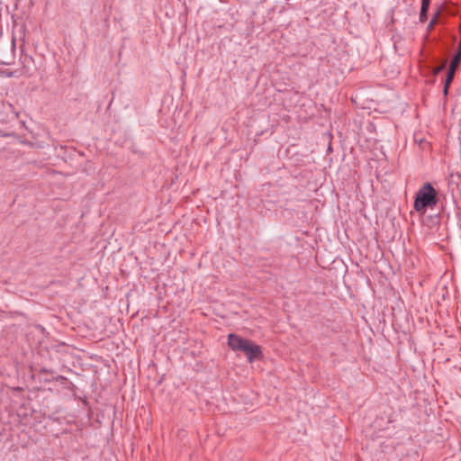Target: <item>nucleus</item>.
Masks as SVG:
<instances>
[{
  "label": "nucleus",
  "instance_id": "obj_1",
  "mask_svg": "<svg viewBox=\"0 0 461 461\" xmlns=\"http://www.w3.org/2000/svg\"><path fill=\"white\" fill-rule=\"evenodd\" d=\"M228 345L233 351L243 352L249 363H253L255 360L261 359L263 357L260 346L255 344L249 339H243L237 334H229Z\"/></svg>",
  "mask_w": 461,
  "mask_h": 461
},
{
  "label": "nucleus",
  "instance_id": "obj_2",
  "mask_svg": "<svg viewBox=\"0 0 461 461\" xmlns=\"http://www.w3.org/2000/svg\"><path fill=\"white\" fill-rule=\"evenodd\" d=\"M438 202L437 191L430 183H425L415 194L413 207L416 212L424 213L426 209H433Z\"/></svg>",
  "mask_w": 461,
  "mask_h": 461
},
{
  "label": "nucleus",
  "instance_id": "obj_3",
  "mask_svg": "<svg viewBox=\"0 0 461 461\" xmlns=\"http://www.w3.org/2000/svg\"><path fill=\"white\" fill-rule=\"evenodd\" d=\"M460 62H461V51H456L450 62L449 68H457Z\"/></svg>",
  "mask_w": 461,
  "mask_h": 461
},
{
  "label": "nucleus",
  "instance_id": "obj_4",
  "mask_svg": "<svg viewBox=\"0 0 461 461\" xmlns=\"http://www.w3.org/2000/svg\"><path fill=\"white\" fill-rule=\"evenodd\" d=\"M456 70V68H448V71H447V77H446V80H445L446 85H451V83L453 82L454 77H455Z\"/></svg>",
  "mask_w": 461,
  "mask_h": 461
},
{
  "label": "nucleus",
  "instance_id": "obj_5",
  "mask_svg": "<svg viewBox=\"0 0 461 461\" xmlns=\"http://www.w3.org/2000/svg\"><path fill=\"white\" fill-rule=\"evenodd\" d=\"M438 13H437L434 17L430 20L429 25H428V30H431L435 24L437 23V20H438Z\"/></svg>",
  "mask_w": 461,
  "mask_h": 461
},
{
  "label": "nucleus",
  "instance_id": "obj_6",
  "mask_svg": "<svg viewBox=\"0 0 461 461\" xmlns=\"http://www.w3.org/2000/svg\"><path fill=\"white\" fill-rule=\"evenodd\" d=\"M427 13H428V11L420 9V23H424L427 21Z\"/></svg>",
  "mask_w": 461,
  "mask_h": 461
},
{
  "label": "nucleus",
  "instance_id": "obj_7",
  "mask_svg": "<svg viewBox=\"0 0 461 461\" xmlns=\"http://www.w3.org/2000/svg\"><path fill=\"white\" fill-rule=\"evenodd\" d=\"M430 1L431 0H421V7H420V9L428 11L429 7Z\"/></svg>",
  "mask_w": 461,
  "mask_h": 461
},
{
  "label": "nucleus",
  "instance_id": "obj_8",
  "mask_svg": "<svg viewBox=\"0 0 461 461\" xmlns=\"http://www.w3.org/2000/svg\"><path fill=\"white\" fill-rule=\"evenodd\" d=\"M445 67H446V63H444V64L435 68L434 70H433V74L434 75L438 74L439 72H441L442 70L445 69Z\"/></svg>",
  "mask_w": 461,
  "mask_h": 461
},
{
  "label": "nucleus",
  "instance_id": "obj_9",
  "mask_svg": "<svg viewBox=\"0 0 461 461\" xmlns=\"http://www.w3.org/2000/svg\"><path fill=\"white\" fill-rule=\"evenodd\" d=\"M449 86H450V85H446V84H444V87H443V95H444L445 96H447V94H448Z\"/></svg>",
  "mask_w": 461,
  "mask_h": 461
},
{
  "label": "nucleus",
  "instance_id": "obj_10",
  "mask_svg": "<svg viewBox=\"0 0 461 461\" xmlns=\"http://www.w3.org/2000/svg\"><path fill=\"white\" fill-rule=\"evenodd\" d=\"M456 51H461V42L458 44V48Z\"/></svg>",
  "mask_w": 461,
  "mask_h": 461
}]
</instances>
